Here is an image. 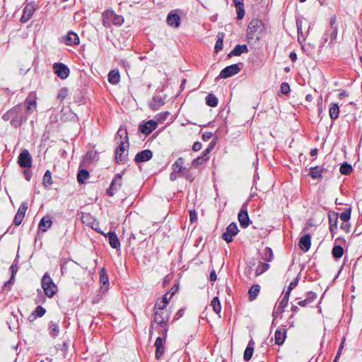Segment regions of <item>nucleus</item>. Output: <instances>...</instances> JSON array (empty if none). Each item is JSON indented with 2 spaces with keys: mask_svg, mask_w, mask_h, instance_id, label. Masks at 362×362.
Here are the masks:
<instances>
[{
  "mask_svg": "<svg viewBox=\"0 0 362 362\" xmlns=\"http://www.w3.org/2000/svg\"><path fill=\"white\" fill-rule=\"evenodd\" d=\"M37 108L36 95L30 93L26 98L24 104H18L2 116L5 121H10L11 124L15 127H21L27 120L28 116Z\"/></svg>",
  "mask_w": 362,
  "mask_h": 362,
  "instance_id": "obj_1",
  "label": "nucleus"
},
{
  "mask_svg": "<svg viewBox=\"0 0 362 362\" xmlns=\"http://www.w3.org/2000/svg\"><path fill=\"white\" fill-rule=\"evenodd\" d=\"M170 313L168 310H154L153 329H158V333L167 336Z\"/></svg>",
  "mask_w": 362,
  "mask_h": 362,
  "instance_id": "obj_2",
  "label": "nucleus"
},
{
  "mask_svg": "<svg viewBox=\"0 0 362 362\" xmlns=\"http://www.w3.org/2000/svg\"><path fill=\"white\" fill-rule=\"evenodd\" d=\"M264 29V23L258 19H252L247 26V37L249 40L257 41L262 37Z\"/></svg>",
  "mask_w": 362,
  "mask_h": 362,
  "instance_id": "obj_3",
  "label": "nucleus"
},
{
  "mask_svg": "<svg viewBox=\"0 0 362 362\" xmlns=\"http://www.w3.org/2000/svg\"><path fill=\"white\" fill-rule=\"evenodd\" d=\"M124 23V18L113 11L107 10L103 13V25L110 28L112 25L119 26Z\"/></svg>",
  "mask_w": 362,
  "mask_h": 362,
  "instance_id": "obj_4",
  "label": "nucleus"
},
{
  "mask_svg": "<svg viewBox=\"0 0 362 362\" xmlns=\"http://www.w3.org/2000/svg\"><path fill=\"white\" fill-rule=\"evenodd\" d=\"M41 283L45 295L48 298L53 297L57 291V287L47 273L42 276Z\"/></svg>",
  "mask_w": 362,
  "mask_h": 362,
  "instance_id": "obj_5",
  "label": "nucleus"
},
{
  "mask_svg": "<svg viewBox=\"0 0 362 362\" xmlns=\"http://www.w3.org/2000/svg\"><path fill=\"white\" fill-rule=\"evenodd\" d=\"M119 144L115 151L117 163H124L127 159L129 143L126 141H117Z\"/></svg>",
  "mask_w": 362,
  "mask_h": 362,
  "instance_id": "obj_6",
  "label": "nucleus"
},
{
  "mask_svg": "<svg viewBox=\"0 0 362 362\" xmlns=\"http://www.w3.org/2000/svg\"><path fill=\"white\" fill-rule=\"evenodd\" d=\"M248 201H246L243 205L241 210L240 211L238 218L240 226L243 228H247L250 224L248 213H247Z\"/></svg>",
  "mask_w": 362,
  "mask_h": 362,
  "instance_id": "obj_7",
  "label": "nucleus"
},
{
  "mask_svg": "<svg viewBox=\"0 0 362 362\" xmlns=\"http://www.w3.org/2000/svg\"><path fill=\"white\" fill-rule=\"evenodd\" d=\"M18 163L24 168H29L32 165V157L27 149L23 150L18 156Z\"/></svg>",
  "mask_w": 362,
  "mask_h": 362,
  "instance_id": "obj_8",
  "label": "nucleus"
},
{
  "mask_svg": "<svg viewBox=\"0 0 362 362\" xmlns=\"http://www.w3.org/2000/svg\"><path fill=\"white\" fill-rule=\"evenodd\" d=\"M122 179L120 174H117L111 182L110 187L107 190L109 196H113L122 187Z\"/></svg>",
  "mask_w": 362,
  "mask_h": 362,
  "instance_id": "obj_9",
  "label": "nucleus"
},
{
  "mask_svg": "<svg viewBox=\"0 0 362 362\" xmlns=\"http://www.w3.org/2000/svg\"><path fill=\"white\" fill-rule=\"evenodd\" d=\"M238 228L235 223H231L223 233L222 238L227 243H230L233 240V237L237 235Z\"/></svg>",
  "mask_w": 362,
  "mask_h": 362,
  "instance_id": "obj_10",
  "label": "nucleus"
},
{
  "mask_svg": "<svg viewBox=\"0 0 362 362\" xmlns=\"http://www.w3.org/2000/svg\"><path fill=\"white\" fill-rule=\"evenodd\" d=\"M240 71V69L237 64H232L230 66H228L224 68L220 73L219 77L221 78H229L236 74H238Z\"/></svg>",
  "mask_w": 362,
  "mask_h": 362,
  "instance_id": "obj_11",
  "label": "nucleus"
},
{
  "mask_svg": "<svg viewBox=\"0 0 362 362\" xmlns=\"http://www.w3.org/2000/svg\"><path fill=\"white\" fill-rule=\"evenodd\" d=\"M162 335L163 337H157L154 344L156 346V358L157 359H160L165 351L164 343L165 341L166 336L163 334Z\"/></svg>",
  "mask_w": 362,
  "mask_h": 362,
  "instance_id": "obj_12",
  "label": "nucleus"
},
{
  "mask_svg": "<svg viewBox=\"0 0 362 362\" xmlns=\"http://www.w3.org/2000/svg\"><path fill=\"white\" fill-rule=\"evenodd\" d=\"M53 69H54V73L61 78L64 79V78H67L69 74V68L64 64L55 63L53 65Z\"/></svg>",
  "mask_w": 362,
  "mask_h": 362,
  "instance_id": "obj_13",
  "label": "nucleus"
},
{
  "mask_svg": "<svg viewBox=\"0 0 362 362\" xmlns=\"http://www.w3.org/2000/svg\"><path fill=\"white\" fill-rule=\"evenodd\" d=\"M62 42L69 46L77 45L79 44V37L76 33L70 31L62 37Z\"/></svg>",
  "mask_w": 362,
  "mask_h": 362,
  "instance_id": "obj_14",
  "label": "nucleus"
},
{
  "mask_svg": "<svg viewBox=\"0 0 362 362\" xmlns=\"http://www.w3.org/2000/svg\"><path fill=\"white\" fill-rule=\"evenodd\" d=\"M166 21L168 25L178 28L180 25V17L177 11H171L168 15Z\"/></svg>",
  "mask_w": 362,
  "mask_h": 362,
  "instance_id": "obj_15",
  "label": "nucleus"
},
{
  "mask_svg": "<svg viewBox=\"0 0 362 362\" xmlns=\"http://www.w3.org/2000/svg\"><path fill=\"white\" fill-rule=\"evenodd\" d=\"M158 124L154 120H148L144 124H141L139 127L140 131L144 134H151L154 129H156Z\"/></svg>",
  "mask_w": 362,
  "mask_h": 362,
  "instance_id": "obj_16",
  "label": "nucleus"
},
{
  "mask_svg": "<svg viewBox=\"0 0 362 362\" xmlns=\"http://www.w3.org/2000/svg\"><path fill=\"white\" fill-rule=\"evenodd\" d=\"M153 156V153L151 150L146 149L139 152L135 158L134 161L136 163H141L149 160Z\"/></svg>",
  "mask_w": 362,
  "mask_h": 362,
  "instance_id": "obj_17",
  "label": "nucleus"
},
{
  "mask_svg": "<svg viewBox=\"0 0 362 362\" xmlns=\"http://www.w3.org/2000/svg\"><path fill=\"white\" fill-rule=\"evenodd\" d=\"M52 225V221L51 217L49 216H44L41 218L39 224H38V230L45 233L48 230L49 228H51Z\"/></svg>",
  "mask_w": 362,
  "mask_h": 362,
  "instance_id": "obj_18",
  "label": "nucleus"
},
{
  "mask_svg": "<svg viewBox=\"0 0 362 362\" xmlns=\"http://www.w3.org/2000/svg\"><path fill=\"white\" fill-rule=\"evenodd\" d=\"M105 236L108 238L109 243L112 248L117 250L120 248V242L115 232H108Z\"/></svg>",
  "mask_w": 362,
  "mask_h": 362,
  "instance_id": "obj_19",
  "label": "nucleus"
},
{
  "mask_svg": "<svg viewBox=\"0 0 362 362\" xmlns=\"http://www.w3.org/2000/svg\"><path fill=\"white\" fill-rule=\"evenodd\" d=\"M311 236L310 234H305L303 235L299 240V247L300 248L304 251L307 252L310 248L311 245Z\"/></svg>",
  "mask_w": 362,
  "mask_h": 362,
  "instance_id": "obj_20",
  "label": "nucleus"
},
{
  "mask_svg": "<svg viewBox=\"0 0 362 362\" xmlns=\"http://www.w3.org/2000/svg\"><path fill=\"white\" fill-rule=\"evenodd\" d=\"M289 296V291H286L282 299L279 302L277 307L276 308V313H283L284 308H286L288 305Z\"/></svg>",
  "mask_w": 362,
  "mask_h": 362,
  "instance_id": "obj_21",
  "label": "nucleus"
},
{
  "mask_svg": "<svg viewBox=\"0 0 362 362\" xmlns=\"http://www.w3.org/2000/svg\"><path fill=\"white\" fill-rule=\"evenodd\" d=\"M100 283L102 284L101 289L107 291L109 284V278L104 268L100 272Z\"/></svg>",
  "mask_w": 362,
  "mask_h": 362,
  "instance_id": "obj_22",
  "label": "nucleus"
},
{
  "mask_svg": "<svg viewBox=\"0 0 362 362\" xmlns=\"http://www.w3.org/2000/svg\"><path fill=\"white\" fill-rule=\"evenodd\" d=\"M324 170L323 168L318 166L311 167L308 174L313 179L322 178Z\"/></svg>",
  "mask_w": 362,
  "mask_h": 362,
  "instance_id": "obj_23",
  "label": "nucleus"
},
{
  "mask_svg": "<svg viewBox=\"0 0 362 362\" xmlns=\"http://www.w3.org/2000/svg\"><path fill=\"white\" fill-rule=\"evenodd\" d=\"M286 339V331L283 329H277L274 334V339L276 344L281 345Z\"/></svg>",
  "mask_w": 362,
  "mask_h": 362,
  "instance_id": "obj_24",
  "label": "nucleus"
},
{
  "mask_svg": "<svg viewBox=\"0 0 362 362\" xmlns=\"http://www.w3.org/2000/svg\"><path fill=\"white\" fill-rule=\"evenodd\" d=\"M247 52L248 48L246 45H238L233 48V49L229 54V56H240L243 53H247Z\"/></svg>",
  "mask_w": 362,
  "mask_h": 362,
  "instance_id": "obj_25",
  "label": "nucleus"
},
{
  "mask_svg": "<svg viewBox=\"0 0 362 362\" xmlns=\"http://www.w3.org/2000/svg\"><path fill=\"white\" fill-rule=\"evenodd\" d=\"M120 81V75L118 70H112L108 74V81L111 84H117Z\"/></svg>",
  "mask_w": 362,
  "mask_h": 362,
  "instance_id": "obj_26",
  "label": "nucleus"
},
{
  "mask_svg": "<svg viewBox=\"0 0 362 362\" xmlns=\"http://www.w3.org/2000/svg\"><path fill=\"white\" fill-rule=\"evenodd\" d=\"M254 345H255V343L253 341L251 340L249 341L247 346L246 347L245 352H244L243 357H244L245 361H248L251 359L252 354H253Z\"/></svg>",
  "mask_w": 362,
  "mask_h": 362,
  "instance_id": "obj_27",
  "label": "nucleus"
},
{
  "mask_svg": "<svg viewBox=\"0 0 362 362\" xmlns=\"http://www.w3.org/2000/svg\"><path fill=\"white\" fill-rule=\"evenodd\" d=\"M337 219L338 216L337 214H333L332 215H329V230L331 233H334L335 230L337 229Z\"/></svg>",
  "mask_w": 362,
  "mask_h": 362,
  "instance_id": "obj_28",
  "label": "nucleus"
},
{
  "mask_svg": "<svg viewBox=\"0 0 362 362\" xmlns=\"http://www.w3.org/2000/svg\"><path fill=\"white\" fill-rule=\"evenodd\" d=\"M165 103L164 100L159 95H156L153 98V101L151 103V107L153 110H158Z\"/></svg>",
  "mask_w": 362,
  "mask_h": 362,
  "instance_id": "obj_29",
  "label": "nucleus"
},
{
  "mask_svg": "<svg viewBox=\"0 0 362 362\" xmlns=\"http://www.w3.org/2000/svg\"><path fill=\"white\" fill-rule=\"evenodd\" d=\"M329 116L332 119H336L339 117V107L337 103H332L329 110Z\"/></svg>",
  "mask_w": 362,
  "mask_h": 362,
  "instance_id": "obj_30",
  "label": "nucleus"
},
{
  "mask_svg": "<svg viewBox=\"0 0 362 362\" xmlns=\"http://www.w3.org/2000/svg\"><path fill=\"white\" fill-rule=\"evenodd\" d=\"M269 265L265 262H259L257 267L255 269V276H257L263 274L268 270Z\"/></svg>",
  "mask_w": 362,
  "mask_h": 362,
  "instance_id": "obj_31",
  "label": "nucleus"
},
{
  "mask_svg": "<svg viewBox=\"0 0 362 362\" xmlns=\"http://www.w3.org/2000/svg\"><path fill=\"white\" fill-rule=\"evenodd\" d=\"M260 291V286L257 284L253 285L249 290V298L250 300L256 299Z\"/></svg>",
  "mask_w": 362,
  "mask_h": 362,
  "instance_id": "obj_32",
  "label": "nucleus"
},
{
  "mask_svg": "<svg viewBox=\"0 0 362 362\" xmlns=\"http://www.w3.org/2000/svg\"><path fill=\"white\" fill-rule=\"evenodd\" d=\"M223 47V34L218 33L217 35V40L214 47V52L218 53Z\"/></svg>",
  "mask_w": 362,
  "mask_h": 362,
  "instance_id": "obj_33",
  "label": "nucleus"
},
{
  "mask_svg": "<svg viewBox=\"0 0 362 362\" xmlns=\"http://www.w3.org/2000/svg\"><path fill=\"white\" fill-rule=\"evenodd\" d=\"M296 25L298 30V38L300 43H302V40H305V36L303 32V21L301 19L298 18L296 20Z\"/></svg>",
  "mask_w": 362,
  "mask_h": 362,
  "instance_id": "obj_34",
  "label": "nucleus"
},
{
  "mask_svg": "<svg viewBox=\"0 0 362 362\" xmlns=\"http://www.w3.org/2000/svg\"><path fill=\"white\" fill-rule=\"evenodd\" d=\"M49 334L52 337H56L59 332V327L57 322L51 321L49 325Z\"/></svg>",
  "mask_w": 362,
  "mask_h": 362,
  "instance_id": "obj_35",
  "label": "nucleus"
},
{
  "mask_svg": "<svg viewBox=\"0 0 362 362\" xmlns=\"http://www.w3.org/2000/svg\"><path fill=\"white\" fill-rule=\"evenodd\" d=\"M211 306L216 314H219L221 310V305L218 297H214L211 302Z\"/></svg>",
  "mask_w": 362,
  "mask_h": 362,
  "instance_id": "obj_36",
  "label": "nucleus"
},
{
  "mask_svg": "<svg viewBox=\"0 0 362 362\" xmlns=\"http://www.w3.org/2000/svg\"><path fill=\"white\" fill-rule=\"evenodd\" d=\"M332 253L334 258L339 259L344 254V249L339 245H336L332 248Z\"/></svg>",
  "mask_w": 362,
  "mask_h": 362,
  "instance_id": "obj_37",
  "label": "nucleus"
},
{
  "mask_svg": "<svg viewBox=\"0 0 362 362\" xmlns=\"http://www.w3.org/2000/svg\"><path fill=\"white\" fill-rule=\"evenodd\" d=\"M89 177V173L86 170H81L77 175V180L79 183H84L85 180Z\"/></svg>",
  "mask_w": 362,
  "mask_h": 362,
  "instance_id": "obj_38",
  "label": "nucleus"
},
{
  "mask_svg": "<svg viewBox=\"0 0 362 362\" xmlns=\"http://www.w3.org/2000/svg\"><path fill=\"white\" fill-rule=\"evenodd\" d=\"M206 101L210 107H216L218 105V99L214 94H209L206 98Z\"/></svg>",
  "mask_w": 362,
  "mask_h": 362,
  "instance_id": "obj_39",
  "label": "nucleus"
},
{
  "mask_svg": "<svg viewBox=\"0 0 362 362\" xmlns=\"http://www.w3.org/2000/svg\"><path fill=\"white\" fill-rule=\"evenodd\" d=\"M36 10V4L34 1L29 2L26 4L24 11L27 13L28 14L33 16L35 11Z\"/></svg>",
  "mask_w": 362,
  "mask_h": 362,
  "instance_id": "obj_40",
  "label": "nucleus"
},
{
  "mask_svg": "<svg viewBox=\"0 0 362 362\" xmlns=\"http://www.w3.org/2000/svg\"><path fill=\"white\" fill-rule=\"evenodd\" d=\"M52 184V175L49 170H47L43 176V185L45 187Z\"/></svg>",
  "mask_w": 362,
  "mask_h": 362,
  "instance_id": "obj_41",
  "label": "nucleus"
},
{
  "mask_svg": "<svg viewBox=\"0 0 362 362\" xmlns=\"http://www.w3.org/2000/svg\"><path fill=\"white\" fill-rule=\"evenodd\" d=\"M183 165V159L182 158H179L176 160V161L173 165V171L175 173H179L181 172Z\"/></svg>",
  "mask_w": 362,
  "mask_h": 362,
  "instance_id": "obj_42",
  "label": "nucleus"
},
{
  "mask_svg": "<svg viewBox=\"0 0 362 362\" xmlns=\"http://www.w3.org/2000/svg\"><path fill=\"white\" fill-rule=\"evenodd\" d=\"M339 171L343 175H349L352 171V167L347 163H344L340 166Z\"/></svg>",
  "mask_w": 362,
  "mask_h": 362,
  "instance_id": "obj_43",
  "label": "nucleus"
},
{
  "mask_svg": "<svg viewBox=\"0 0 362 362\" xmlns=\"http://www.w3.org/2000/svg\"><path fill=\"white\" fill-rule=\"evenodd\" d=\"M262 258L266 262L272 261L273 258V252L270 247H266L264 249Z\"/></svg>",
  "mask_w": 362,
  "mask_h": 362,
  "instance_id": "obj_44",
  "label": "nucleus"
},
{
  "mask_svg": "<svg viewBox=\"0 0 362 362\" xmlns=\"http://www.w3.org/2000/svg\"><path fill=\"white\" fill-rule=\"evenodd\" d=\"M351 209L348 208V209H345L344 211L341 213L339 218L342 221V222H346V221H349V219L351 218Z\"/></svg>",
  "mask_w": 362,
  "mask_h": 362,
  "instance_id": "obj_45",
  "label": "nucleus"
},
{
  "mask_svg": "<svg viewBox=\"0 0 362 362\" xmlns=\"http://www.w3.org/2000/svg\"><path fill=\"white\" fill-rule=\"evenodd\" d=\"M69 90L66 88H63L59 90L57 98L60 101H62L68 95Z\"/></svg>",
  "mask_w": 362,
  "mask_h": 362,
  "instance_id": "obj_46",
  "label": "nucleus"
},
{
  "mask_svg": "<svg viewBox=\"0 0 362 362\" xmlns=\"http://www.w3.org/2000/svg\"><path fill=\"white\" fill-rule=\"evenodd\" d=\"M168 305L161 300H158L154 305V310H167Z\"/></svg>",
  "mask_w": 362,
  "mask_h": 362,
  "instance_id": "obj_47",
  "label": "nucleus"
},
{
  "mask_svg": "<svg viewBox=\"0 0 362 362\" xmlns=\"http://www.w3.org/2000/svg\"><path fill=\"white\" fill-rule=\"evenodd\" d=\"M45 312H46L45 309L43 307L39 305L35 308V310L33 311V314L34 315H35L36 317H40L45 315Z\"/></svg>",
  "mask_w": 362,
  "mask_h": 362,
  "instance_id": "obj_48",
  "label": "nucleus"
},
{
  "mask_svg": "<svg viewBox=\"0 0 362 362\" xmlns=\"http://www.w3.org/2000/svg\"><path fill=\"white\" fill-rule=\"evenodd\" d=\"M117 135L120 138V141H126L128 142L127 132L125 129H119Z\"/></svg>",
  "mask_w": 362,
  "mask_h": 362,
  "instance_id": "obj_49",
  "label": "nucleus"
},
{
  "mask_svg": "<svg viewBox=\"0 0 362 362\" xmlns=\"http://www.w3.org/2000/svg\"><path fill=\"white\" fill-rule=\"evenodd\" d=\"M177 291V288H175V291H172L171 294L169 292L166 293L160 299L163 302L165 303V304L168 305L169 301L172 296Z\"/></svg>",
  "mask_w": 362,
  "mask_h": 362,
  "instance_id": "obj_50",
  "label": "nucleus"
},
{
  "mask_svg": "<svg viewBox=\"0 0 362 362\" xmlns=\"http://www.w3.org/2000/svg\"><path fill=\"white\" fill-rule=\"evenodd\" d=\"M28 209V204L25 202L21 203L18 211L16 214L22 215L25 216V212Z\"/></svg>",
  "mask_w": 362,
  "mask_h": 362,
  "instance_id": "obj_51",
  "label": "nucleus"
},
{
  "mask_svg": "<svg viewBox=\"0 0 362 362\" xmlns=\"http://www.w3.org/2000/svg\"><path fill=\"white\" fill-rule=\"evenodd\" d=\"M281 91L283 94H287L290 91V86L288 83H282L281 85Z\"/></svg>",
  "mask_w": 362,
  "mask_h": 362,
  "instance_id": "obj_52",
  "label": "nucleus"
},
{
  "mask_svg": "<svg viewBox=\"0 0 362 362\" xmlns=\"http://www.w3.org/2000/svg\"><path fill=\"white\" fill-rule=\"evenodd\" d=\"M236 9H237L238 19H239V20L243 19V18L244 17V14H245L244 6L236 7Z\"/></svg>",
  "mask_w": 362,
  "mask_h": 362,
  "instance_id": "obj_53",
  "label": "nucleus"
},
{
  "mask_svg": "<svg viewBox=\"0 0 362 362\" xmlns=\"http://www.w3.org/2000/svg\"><path fill=\"white\" fill-rule=\"evenodd\" d=\"M340 228L344 230L346 233L350 232L351 225L349 221L342 222Z\"/></svg>",
  "mask_w": 362,
  "mask_h": 362,
  "instance_id": "obj_54",
  "label": "nucleus"
},
{
  "mask_svg": "<svg viewBox=\"0 0 362 362\" xmlns=\"http://www.w3.org/2000/svg\"><path fill=\"white\" fill-rule=\"evenodd\" d=\"M24 217H25V216H22V215H20V214H16V216H15V217H14V219H13V223H14L16 226H19V225L22 223V221H23V218H24Z\"/></svg>",
  "mask_w": 362,
  "mask_h": 362,
  "instance_id": "obj_55",
  "label": "nucleus"
},
{
  "mask_svg": "<svg viewBox=\"0 0 362 362\" xmlns=\"http://www.w3.org/2000/svg\"><path fill=\"white\" fill-rule=\"evenodd\" d=\"M298 278H296L294 280H293L289 286H288V291H289V293H291V291L297 286L298 284Z\"/></svg>",
  "mask_w": 362,
  "mask_h": 362,
  "instance_id": "obj_56",
  "label": "nucleus"
},
{
  "mask_svg": "<svg viewBox=\"0 0 362 362\" xmlns=\"http://www.w3.org/2000/svg\"><path fill=\"white\" fill-rule=\"evenodd\" d=\"M212 136L213 134L209 132H204L202 136V139L205 141H209L210 139H211Z\"/></svg>",
  "mask_w": 362,
  "mask_h": 362,
  "instance_id": "obj_57",
  "label": "nucleus"
},
{
  "mask_svg": "<svg viewBox=\"0 0 362 362\" xmlns=\"http://www.w3.org/2000/svg\"><path fill=\"white\" fill-rule=\"evenodd\" d=\"M31 16L28 14L27 13H25L24 11H23V16H21V21L22 23H26L28 20H30L31 18Z\"/></svg>",
  "mask_w": 362,
  "mask_h": 362,
  "instance_id": "obj_58",
  "label": "nucleus"
},
{
  "mask_svg": "<svg viewBox=\"0 0 362 362\" xmlns=\"http://www.w3.org/2000/svg\"><path fill=\"white\" fill-rule=\"evenodd\" d=\"M214 145H215V142L212 141L209 144V147L204 150V151L203 153V156H206L208 153H209L211 152V151L214 148Z\"/></svg>",
  "mask_w": 362,
  "mask_h": 362,
  "instance_id": "obj_59",
  "label": "nucleus"
},
{
  "mask_svg": "<svg viewBox=\"0 0 362 362\" xmlns=\"http://www.w3.org/2000/svg\"><path fill=\"white\" fill-rule=\"evenodd\" d=\"M189 218L191 222H194L197 219V214L194 210L189 211Z\"/></svg>",
  "mask_w": 362,
  "mask_h": 362,
  "instance_id": "obj_60",
  "label": "nucleus"
},
{
  "mask_svg": "<svg viewBox=\"0 0 362 362\" xmlns=\"http://www.w3.org/2000/svg\"><path fill=\"white\" fill-rule=\"evenodd\" d=\"M202 147V144L199 141H197V142L194 143V144L192 146V149L194 151H198L201 150Z\"/></svg>",
  "mask_w": 362,
  "mask_h": 362,
  "instance_id": "obj_61",
  "label": "nucleus"
},
{
  "mask_svg": "<svg viewBox=\"0 0 362 362\" xmlns=\"http://www.w3.org/2000/svg\"><path fill=\"white\" fill-rule=\"evenodd\" d=\"M316 298H317V295L313 292H310L308 293V297L306 298L308 300H310L309 302L311 303L313 302V300L315 299H316Z\"/></svg>",
  "mask_w": 362,
  "mask_h": 362,
  "instance_id": "obj_62",
  "label": "nucleus"
},
{
  "mask_svg": "<svg viewBox=\"0 0 362 362\" xmlns=\"http://www.w3.org/2000/svg\"><path fill=\"white\" fill-rule=\"evenodd\" d=\"M310 300H308L307 298L304 299V300H300L298 302V304L302 307H305L307 305H308L309 304H310V303L309 302Z\"/></svg>",
  "mask_w": 362,
  "mask_h": 362,
  "instance_id": "obj_63",
  "label": "nucleus"
},
{
  "mask_svg": "<svg viewBox=\"0 0 362 362\" xmlns=\"http://www.w3.org/2000/svg\"><path fill=\"white\" fill-rule=\"evenodd\" d=\"M24 175L27 180H30L32 177V172L31 170L27 169L24 171Z\"/></svg>",
  "mask_w": 362,
  "mask_h": 362,
  "instance_id": "obj_64",
  "label": "nucleus"
}]
</instances>
